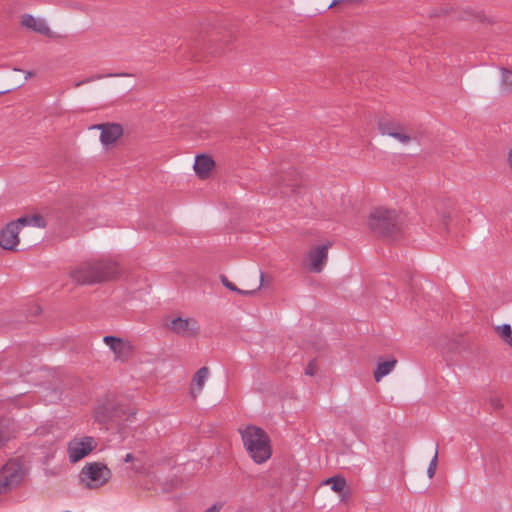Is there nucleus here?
I'll return each instance as SVG.
<instances>
[{
	"label": "nucleus",
	"instance_id": "obj_1",
	"mask_svg": "<svg viewBox=\"0 0 512 512\" xmlns=\"http://www.w3.org/2000/svg\"><path fill=\"white\" fill-rule=\"evenodd\" d=\"M120 274L118 264L113 260H99L82 263L69 272L78 284H95L115 280Z\"/></svg>",
	"mask_w": 512,
	"mask_h": 512
},
{
	"label": "nucleus",
	"instance_id": "obj_2",
	"mask_svg": "<svg viewBox=\"0 0 512 512\" xmlns=\"http://www.w3.org/2000/svg\"><path fill=\"white\" fill-rule=\"evenodd\" d=\"M243 446L256 464H263L271 458L272 447L268 434L260 427L246 425L238 429Z\"/></svg>",
	"mask_w": 512,
	"mask_h": 512
},
{
	"label": "nucleus",
	"instance_id": "obj_3",
	"mask_svg": "<svg viewBox=\"0 0 512 512\" xmlns=\"http://www.w3.org/2000/svg\"><path fill=\"white\" fill-rule=\"evenodd\" d=\"M367 225L375 235L392 238L401 231L402 220L396 210L379 207L371 211Z\"/></svg>",
	"mask_w": 512,
	"mask_h": 512
},
{
	"label": "nucleus",
	"instance_id": "obj_4",
	"mask_svg": "<svg viewBox=\"0 0 512 512\" xmlns=\"http://www.w3.org/2000/svg\"><path fill=\"white\" fill-rule=\"evenodd\" d=\"M112 477L110 468L101 462L86 463L80 473V483L88 489H99L106 485Z\"/></svg>",
	"mask_w": 512,
	"mask_h": 512
},
{
	"label": "nucleus",
	"instance_id": "obj_5",
	"mask_svg": "<svg viewBox=\"0 0 512 512\" xmlns=\"http://www.w3.org/2000/svg\"><path fill=\"white\" fill-rule=\"evenodd\" d=\"M104 345L108 348V352L116 363L125 364L129 362L136 351V347L132 340L127 337L115 335H106L102 339Z\"/></svg>",
	"mask_w": 512,
	"mask_h": 512
},
{
	"label": "nucleus",
	"instance_id": "obj_6",
	"mask_svg": "<svg viewBox=\"0 0 512 512\" xmlns=\"http://www.w3.org/2000/svg\"><path fill=\"white\" fill-rule=\"evenodd\" d=\"M331 247L332 242L329 240L312 245L304 257V267L313 273L322 272L327 265L328 253Z\"/></svg>",
	"mask_w": 512,
	"mask_h": 512
},
{
	"label": "nucleus",
	"instance_id": "obj_7",
	"mask_svg": "<svg viewBox=\"0 0 512 512\" xmlns=\"http://www.w3.org/2000/svg\"><path fill=\"white\" fill-rule=\"evenodd\" d=\"M26 474L23 463L18 460L8 461L2 468L0 477V493H6L10 489L19 485Z\"/></svg>",
	"mask_w": 512,
	"mask_h": 512
},
{
	"label": "nucleus",
	"instance_id": "obj_8",
	"mask_svg": "<svg viewBox=\"0 0 512 512\" xmlns=\"http://www.w3.org/2000/svg\"><path fill=\"white\" fill-rule=\"evenodd\" d=\"M97 447V441L91 436H76L67 444V455L71 463L87 457Z\"/></svg>",
	"mask_w": 512,
	"mask_h": 512
},
{
	"label": "nucleus",
	"instance_id": "obj_9",
	"mask_svg": "<svg viewBox=\"0 0 512 512\" xmlns=\"http://www.w3.org/2000/svg\"><path fill=\"white\" fill-rule=\"evenodd\" d=\"M21 228L22 225L19 219L8 223L2 228L0 231V247L5 250H16L20 242L19 232Z\"/></svg>",
	"mask_w": 512,
	"mask_h": 512
},
{
	"label": "nucleus",
	"instance_id": "obj_10",
	"mask_svg": "<svg viewBox=\"0 0 512 512\" xmlns=\"http://www.w3.org/2000/svg\"><path fill=\"white\" fill-rule=\"evenodd\" d=\"M167 327L183 337H194L199 332L197 321L193 318L175 317L167 323Z\"/></svg>",
	"mask_w": 512,
	"mask_h": 512
},
{
	"label": "nucleus",
	"instance_id": "obj_11",
	"mask_svg": "<svg viewBox=\"0 0 512 512\" xmlns=\"http://www.w3.org/2000/svg\"><path fill=\"white\" fill-rule=\"evenodd\" d=\"M20 22L24 28L50 39H56L58 37L43 18L36 17L31 14H23L21 16Z\"/></svg>",
	"mask_w": 512,
	"mask_h": 512
},
{
	"label": "nucleus",
	"instance_id": "obj_12",
	"mask_svg": "<svg viewBox=\"0 0 512 512\" xmlns=\"http://www.w3.org/2000/svg\"><path fill=\"white\" fill-rule=\"evenodd\" d=\"M117 413V404L114 400L106 398L97 401L95 404L92 416L94 420L100 424H105L112 420Z\"/></svg>",
	"mask_w": 512,
	"mask_h": 512
},
{
	"label": "nucleus",
	"instance_id": "obj_13",
	"mask_svg": "<svg viewBox=\"0 0 512 512\" xmlns=\"http://www.w3.org/2000/svg\"><path fill=\"white\" fill-rule=\"evenodd\" d=\"M91 128L101 131L100 141L105 147L113 145L123 134L121 125L115 123L99 124Z\"/></svg>",
	"mask_w": 512,
	"mask_h": 512
},
{
	"label": "nucleus",
	"instance_id": "obj_14",
	"mask_svg": "<svg viewBox=\"0 0 512 512\" xmlns=\"http://www.w3.org/2000/svg\"><path fill=\"white\" fill-rule=\"evenodd\" d=\"M209 375L210 369L206 366L201 367L194 373L189 385V394L193 399L201 395V393L204 390L205 384L209 378Z\"/></svg>",
	"mask_w": 512,
	"mask_h": 512
},
{
	"label": "nucleus",
	"instance_id": "obj_15",
	"mask_svg": "<svg viewBox=\"0 0 512 512\" xmlns=\"http://www.w3.org/2000/svg\"><path fill=\"white\" fill-rule=\"evenodd\" d=\"M214 166L215 162L210 156L198 155L195 159L194 171L199 178L206 179L209 177Z\"/></svg>",
	"mask_w": 512,
	"mask_h": 512
},
{
	"label": "nucleus",
	"instance_id": "obj_16",
	"mask_svg": "<svg viewBox=\"0 0 512 512\" xmlns=\"http://www.w3.org/2000/svg\"><path fill=\"white\" fill-rule=\"evenodd\" d=\"M15 436L13 421L0 418V448L4 447Z\"/></svg>",
	"mask_w": 512,
	"mask_h": 512
},
{
	"label": "nucleus",
	"instance_id": "obj_17",
	"mask_svg": "<svg viewBox=\"0 0 512 512\" xmlns=\"http://www.w3.org/2000/svg\"><path fill=\"white\" fill-rule=\"evenodd\" d=\"M397 365V360L395 358H390L386 361H380L377 364V367L373 373L374 379L376 382H380L383 377L390 374Z\"/></svg>",
	"mask_w": 512,
	"mask_h": 512
},
{
	"label": "nucleus",
	"instance_id": "obj_18",
	"mask_svg": "<svg viewBox=\"0 0 512 512\" xmlns=\"http://www.w3.org/2000/svg\"><path fill=\"white\" fill-rule=\"evenodd\" d=\"M262 281H263V275L261 274L260 275V282H259V284L255 288L250 289V290H242V289H239L234 283L229 281L225 276L221 277V282H222V284L227 289H229L231 291H234V292H237V293H239L241 295H251V294H253L255 291L260 289V287L262 286Z\"/></svg>",
	"mask_w": 512,
	"mask_h": 512
},
{
	"label": "nucleus",
	"instance_id": "obj_19",
	"mask_svg": "<svg viewBox=\"0 0 512 512\" xmlns=\"http://www.w3.org/2000/svg\"><path fill=\"white\" fill-rule=\"evenodd\" d=\"M324 485H329L331 489L343 497V492L347 486L346 480L341 476H334L326 479Z\"/></svg>",
	"mask_w": 512,
	"mask_h": 512
},
{
	"label": "nucleus",
	"instance_id": "obj_20",
	"mask_svg": "<svg viewBox=\"0 0 512 512\" xmlns=\"http://www.w3.org/2000/svg\"><path fill=\"white\" fill-rule=\"evenodd\" d=\"M400 125L401 124H399L395 121H392V120L381 119L378 122V129L382 135H387V136L392 137Z\"/></svg>",
	"mask_w": 512,
	"mask_h": 512
},
{
	"label": "nucleus",
	"instance_id": "obj_21",
	"mask_svg": "<svg viewBox=\"0 0 512 512\" xmlns=\"http://www.w3.org/2000/svg\"><path fill=\"white\" fill-rule=\"evenodd\" d=\"M19 221H20L22 227L34 226V227L43 228L46 225L44 218L40 215H34L31 217H28V216L21 217V218H19Z\"/></svg>",
	"mask_w": 512,
	"mask_h": 512
},
{
	"label": "nucleus",
	"instance_id": "obj_22",
	"mask_svg": "<svg viewBox=\"0 0 512 512\" xmlns=\"http://www.w3.org/2000/svg\"><path fill=\"white\" fill-rule=\"evenodd\" d=\"M499 337L512 347V328L509 324L499 325L495 328Z\"/></svg>",
	"mask_w": 512,
	"mask_h": 512
},
{
	"label": "nucleus",
	"instance_id": "obj_23",
	"mask_svg": "<svg viewBox=\"0 0 512 512\" xmlns=\"http://www.w3.org/2000/svg\"><path fill=\"white\" fill-rule=\"evenodd\" d=\"M394 139L401 143H409L414 137L409 129L400 125L392 136Z\"/></svg>",
	"mask_w": 512,
	"mask_h": 512
},
{
	"label": "nucleus",
	"instance_id": "obj_24",
	"mask_svg": "<svg viewBox=\"0 0 512 512\" xmlns=\"http://www.w3.org/2000/svg\"><path fill=\"white\" fill-rule=\"evenodd\" d=\"M501 83L504 89L512 88V71L507 69L501 70Z\"/></svg>",
	"mask_w": 512,
	"mask_h": 512
},
{
	"label": "nucleus",
	"instance_id": "obj_25",
	"mask_svg": "<svg viewBox=\"0 0 512 512\" xmlns=\"http://www.w3.org/2000/svg\"><path fill=\"white\" fill-rule=\"evenodd\" d=\"M437 464H438V451L436 450L433 458L431 459V461L429 463L428 469H427V475L430 479L433 478L435 475V472L437 469Z\"/></svg>",
	"mask_w": 512,
	"mask_h": 512
},
{
	"label": "nucleus",
	"instance_id": "obj_26",
	"mask_svg": "<svg viewBox=\"0 0 512 512\" xmlns=\"http://www.w3.org/2000/svg\"><path fill=\"white\" fill-rule=\"evenodd\" d=\"M317 372V365L314 362H310L305 369V374L309 376H314Z\"/></svg>",
	"mask_w": 512,
	"mask_h": 512
},
{
	"label": "nucleus",
	"instance_id": "obj_27",
	"mask_svg": "<svg viewBox=\"0 0 512 512\" xmlns=\"http://www.w3.org/2000/svg\"><path fill=\"white\" fill-rule=\"evenodd\" d=\"M221 508H222L221 503H215L210 508L205 510V512H219L221 510Z\"/></svg>",
	"mask_w": 512,
	"mask_h": 512
},
{
	"label": "nucleus",
	"instance_id": "obj_28",
	"mask_svg": "<svg viewBox=\"0 0 512 512\" xmlns=\"http://www.w3.org/2000/svg\"><path fill=\"white\" fill-rule=\"evenodd\" d=\"M450 218H451V215H450V213H449V212H443V213L441 214V219H442V221H443L445 224L450 220Z\"/></svg>",
	"mask_w": 512,
	"mask_h": 512
},
{
	"label": "nucleus",
	"instance_id": "obj_29",
	"mask_svg": "<svg viewBox=\"0 0 512 512\" xmlns=\"http://www.w3.org/2000/svg\"><path fill=\"white\" fill-rule=\"evenodd\" d=\"M133 460H134V456H133V454H131V453L126 454V456H125V458H124V461H125V462H127V463H128V462H132Z\"/></svg>",
	"mask_w": 512,
	"mask_h": 512
}]
</instances>
